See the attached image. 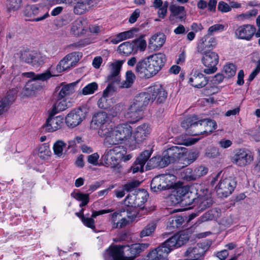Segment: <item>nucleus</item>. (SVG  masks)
I'll return each mask as SVG.
<instances>
[{"label":"nucleus","mask_w":260,"mask_h":260,"mask_svg":"<svg viewBox=\"0 0 260 260\" xmlns=\"http://www.w3.org/2000/svg\"><path fill=\"white\" fill-rule=\"evenodd\" d=\"M166 61L164 54H153L139 61L136 64V72L141 78H151L162 69Z\"/></svg>","instance_id":"obj_1"},{"label":"nucleus","mask_w":260,"mask_h":260,"mask_svg":"<svg viewBox=\"0 0 260 260\" xmlns=\"http://www.w3.org/2000/svg\"><path fill=\"white\" fill-rule=\"evenodd\" d=\"M142 245L139 243L114 245L106 249L104 254L105 260H134L142 251Z\"/></svg>","instance_id":"obj_2"},{"label":"nucleus","mask_w":260,"mask_h":260,"mask_svg":"<svg viewBox=\"0 0 260 260\" xmlns=\"http://www.w3.org/2000/svg\"><path fill=\"white\" fill-rule=\"evenodd\" d=\"M126 148L123 146H116L105 150L101 156V165L106 167H110L113 171L120 172L121 160L126 161L129 160L132 156L126 155Z\"/></svg>","instance_id":"obj_3"},{"label":"nucleus","mask_w":260,"mask_h":260,"mask_svg":"<svg viewBox=\"0 0 260 260\" xmlns=\"http://www.w3.org/2000/svg\"><path fill=\"white\" fill-rule=\"evenodd\" d=\"M123 62V60H116L108 64V74L106 78V81L109 83L104 91L103 97L98 101L99 106L101 108H106L103 104H102V103L106 101V98L114 92L115 85L120 83V72Z\"/></svg>","instance_id":"obj_4"},{"label":"nucleus","mask_w":260,"mask_h":260,"mask_svg":"<svg viewBox=\"0 0 260 260\" xmlns=\"http://www.w3.org/2000/svg\"><path fill=\"white\" fill-rule=\"evenodd\" d=\"M22 75L23 77L30 78L24 88V94L26 96H31L36 91L40 90L42 88L41 81L47 80L52 76H55L48 70L42 74H36L30 72L23 73Z\"/></svg>","instance_id":"obj_5"},{"label":"nucleus","mask_w":260,"mask_h":260,"mask_svg":"<svg viewBox=\"0 0 260 260\" xmlns=\"http://www.w3.org/2000/svg\"><path fill=\"white\" fill-rule=\"evenodd\" d=\"M132 134V127L127 123L120 124L112 126L107 136L105 137V142L110 145L122 143L129 139Z\"/></svg>","instance_id":"obj_6"},{"label":"nucleus","mask_w":260,"mask_h":260,"mask_svg":"<svg viewBox=\"0 0 260 260\" xmlns=\"http://www.w3.org/2000/svg\"><path fill=\"white\" fill-rule=\"evenodd\" d=\"M189 239L185 234H177L172 236L157 247L156 250L159 258L163 260L167 258L168 254L175 248H178L185 243Z\"/></svg>","instance_id":"obj_7"},{"label":"nucleus","mask_w":260,"mask_h":260,"mask_svg":"<svg viewBox=\"0 0 260 260\" xmlns=\"http://www.w3.org/2000/svg\"><path fill=\"white\" fill-rule=\"evenodd\" d=\"M189 239L185 234H177L172 236L157 247L156 250L159 258L163 260L167 258L168 254L175 248H178L185 243Z\"/></svg>","instance_id":"obj_8"},{"label":"nucleus","mask_w":260,"mask_h":260,"mask_svg":"<svg viewBox=\"0 0 260 260\" xmlns=\"http://www.w3.org/2000/svg\"><path fill=\"white\" fill-rule=\"evenodd\" d=\"M189 239L185 234H177L172 236L157 247L156 250L159 258L163 260L167 258L168 254L175 248H178L185 243Z\"/></svg>","instance_id":"obj_9"},{"label":"nucleus","mask_w":260,"mask_h":260,"mask_svg":"<svg viewBox=\"0 0 260 260\" xmlns=\"http://www.w3.org/2000/svg\"><path fill=\"white\" fill-rule=\"evenodd\" d=\"M110 118L108 114L104 112H99L95 114L92 119L91 125L94 128H98V134L101 137L105 138L107 136L110 131H111L112 125L110 124Z\"/></svg>","instance_id":"obj_10"},{"label":"nucleus","mask_w":260,"mask_h":260,"mask_svg":"<svg viewBox=\"0 0 260 260\" xmlns=\"http://www.w3.org/2000/svg\"><path fill=\"white\" fill-rule=\"evenodd\" d=\"M175 181V176L170 174H162L154 177L151 182L153 191H161L171 187Z\"/></svg>","instance_id":"obj_11"},{"label":"nucleus","mask_w":260,"mask_h":260,"mask_svg":"<svg viewBox=\"0 0 260 260\" xmlns=\"http://www.w3.org/2000/svg\"><path fill=\"white\" fill-rule=\"evenodd\" d=\"M148 197V194L145 189H135L127 196L124 204L128 207L140 206L146 201Z\"/></svg>","instance_id":"obj_12"},{"label":"nucleus","mask_w":260,"mask_h":260,"mask_svg":"<svg viewBox=\"0 0 260 260\" xmlns=\"http://www.w3.org/2000/svg\"><path fill=\"white\" fill-rule=\"evenodd\" d=\"M82 57L79 52H73L66 55L58 63L56 70L58 73L63 72L74 67Z\"/></svg>","instance_id":"obj_13"},{"label":"nucleus","mask_w":260,"mask_h":260,"mask_svg":"<svg viewBox=\"0 0 260 260\" xmlns=\"http://www.w3.org/2000/svg\"><path fill=\"white\" fill-rule=\"evenodd\" d=\"M236 182L231 177L222 178L216 187L218 195L221 197H227L234 191Z\"/></svg>","instance_id":"obj_14"},{"label":"nucleus","mask_w":260,"mask_h":260,"mask_svg":"<svg viewBox=\"0 0 260 260\" xmlns=\"http://www.w3.org/2000/svg\"><path fill=\"white\" fill-rule=\"evenodd\" d=\"M202 54L203 56L202 62L207 68L204 70V72L207 74L215 73L217 70L216 65L219 60L218 54L215 52L210 51Z\"/></svg>","instance_id":"obj_15"},{"label":"nucleus","mask_w":260,"mask_h":260,"mask_svg":"<svg viewBox=\"0 0 260 260\" xmlns=\"http://www.w3.org/2000/svg\"><path fill=\"white\" fill-rule=\"evenodd\" d=\"M191 201V203L189 202L188 204L187 207L174 209L172 211H186V210L191 209L195 206L196 203L199 204V207L200 209L198 211H202L210 207L213 203L212 199L210 197V194H206L205 196L199 194L198 199L193 198Z\"/></svg>","instance_id":"obj_16"},{"label":"nucleus","mask_w":260,"mask_h":260,"mask_svg":"<svg viewBox=\"0 0 260 260\" xmlns=\"http://www.w3.org/2000/svg\"><path fill=\"white\" fill-rule=\"evenodd\" d=\"M121 212H113L111 216V223H112L113 229H121L131 222L134 221L139 212H136L137 214H132L133 212H127L128 213L127 217V218L125 217H121Z\"/></svg>","instance_id":"obj_17"},{"label":"nucleus","mask_w":260,"mask_h":260,"mask_svg":"<svg viewBox=\"0 0 260 260\" xmlns=\"http://www.w3.org/2000/svg\"><path fill=\"white\" fill-rule=\"evenodd\" d=\"M231 160L234 164L242 167L250 164L253 160V156L249 151L240 149L236 150Z\"/></svg>","instance_id":"obj_18"},{"label":"nucleus","mask_w":260,"mask_h":260,"mask_svg":"<svg viewBox=\"0 0 260 260\" xmlns=\"http://www.w3.org/2000/svg\"><path fill=\"white\" fill-rule=\"evenodd\" d=\"M256 31V28L251 24H243L239 26L235 30L236 38L239 40L250 41Z\"/></svg>","instance_id":"obj_19"},{"label":"nucleus","mask_w":260,"mask_h":260,"mask_svg":"<svg viewBox=\"0 0 260 260\" xmlns=\"http://www.w3.org/2000/svg\"><path fill=\"white\" fill-rule=\"evenodd\" d=\"M191 194L189 186H183L177 188L175 193L170 196L169 199L174 204L181 202L182 205H185L187 207L189 202L186 201V198H189Z\"/></svg>","instance_id":"obj_20"},{"label":"nucleus","mask_w":260,"mask_h":260,"mask_svg":"<svg viewBox=\"0 0 260 260\" xmlns=\"http://www.w3.org/2000/svg\"><path fill=\"white\" fill-rule=\"evenodd\" d=\"M145 92L150 95L152 101L156 100L159 103L164 102L167 96V92L162 86L159 84H155L149 87L147 92Z\"/></svg>","instance_id":"obj_21"},{"label":"nucleus","mask_w":260,"mask_h":260,"mask_svg":"<svg viewBox=\"0 0 260 260\" xmlns=\"http://www.w3.org/2000/svg\"><path fill=\"white\" fill-rule=\"evenodd\" d=\"M84 114L80 108L74 109L66 117L65 121L69 127H75L84 118Z\"/></svg>","instance_id":"obj_22"},{"label":"nucleus","mask_w":260,"mask_h":260,"mask_svg":"<svg viewBox=\"0 0 260 260\" xmlns=\"http://www.w3.org/2000/svg\"><path fill=\"white\" fill-rule=\"evenodd\" d=\"M171 14L169 19L172 22L184 21L186 17V12L184 6L176 4H171L169 7Z\"/></svg>","instance_id":"obj_23"},{"label":"nucleus","mask_w":260,"mask_h":260,"mask_svg":"<svg viewBox=\"0 0 260 260\" xmlns=\"http://www.w3.org/2000/svg\"><path fill=\"white\" fill-rule=\"evenodd\" d=\"M216 45L215 38L209 35H206L200 40L197 45V51L200 53H204L212 49Z\"/></svg>","instance_id":"obj_24"},{"label":"nucleus","mask_w":260,"mask_h":260,"mask_svg":"<svg viewBox=\"0 0 260 260\" xmlns=\"http://www.w3.org/2000/svg\"><path fill=\"white\" fill-rule=\"evenodd\" d=\"M151 132V127L148 123H143L139 125L134 132V138L138 144L146 140Z\"/></svg>","instance_id":"obj_25"},{"label":"nucleus","mask_w":260,"mask_h":260,"mask_svg":"<svg viewBox=\"0 0 260 260\" xmlns=\"http://www.w3.org/2000/svg\"><path fill=\"white\" fill-rule=\"evenodd\" d=\"M151 155V151L150 150H145L142 152L135 160L131 170L133 173L138 172H143L144 171V166L146 161Z\"/></svg>","instance_id":"obj_26"},{"label":"nucleus","mask_w":260,"mask_h":260,"mask_svg":"<svg viewBox=\"0 0 260 260\" xmlns=\"http://www.w3.org/2000/svg\"><path fill=\"white\" fill-rule=\"evenodd\" d=\"M55 114H52V112L49 113V116L47 118L44 125V128L47 132H53L59 129L62 123L63 119L61 116H54Z\"/></svg>","instance_id":"obj_27"},{"label":"nucleus","mask_w":260,"mask_h":260,"mask_svg":"<svg viewBox=\"0 0 260 260\" xmlns=\"http://www.w3.org/2000/svg\"><path fill=\"white\" fill-rule=\"evenodd\" d=\"M150 101L151 97L148 93H140L135 97L131 106L142 112Z\"/></svg>","instance_id":"obj_28"},{"label":"nucleus","mask_w":260,"mask_h":260,"mask_svg":"<svg viewBox=\"0 0 260 260\" xmlns=\"http://www.w3.org/2000/svg\"><path fill=\"white\" fill-rule=\"evenodd\" d=\"M188 83L196 88H201L207 84L208 80L203 74L195 71L191 74Z\"/></svg>","instance_id":"obj_29"},{"label":"nucleus","mask_w":260,"mask_h":260,"mask_svg":"<svg viewBox=\"0 0 260 260\" xmlns=\"http://www.w3.org/2000/svg\"><path fill=\"white\" fill-rule=\"evenodd\" d=\"M107 213V212H92L91 217L89 216V214L84 215L83 214L84 212H76V215L81 219L82 222L85 226L91 229H95L93 218H95L99 215Z\"/></svg>","instance_id":"obj_30"},{"label":"nucleus","mask_w":260,"mask_h":260,"mask_svg":"<svg viewBox=\"0 0 260 260\" xmlns=\"http://www.w3.org/2000/svg\"><path fill=\"white\" fill-rule=\"evenodd\" d=\"M166 41V37L163 34L153 35L149 40L148 47L150 49L156 50L160 49Z\"/></svg>","instance_id":"obj_31"},{"label":"nucleus","mask_w":260,"mask_h":260,"mask_svg":"<svg viewBox=\"0 0 260 260\" xmlns=\"http://www.w3.org/2000/svg\"><path fill=\"white\" fill-rule=\"evenodd\" d=\"M14 101L15 95L12 91L8 92L6 96L0 100V116L8 111Z\"/></svg>","instance_id":"obj_32"},{"label":"nucleus","mask_w":260,"mask_h":260,"mask_svg":"<svg viewBox=\"0 0 260 260\" xmlns=\"http://www.w3.org/2000/svg\"><path fill=\"white\" fill-rule=\"evenodd\" d=\"M185 148L181 146H173L168 148L166 151L169 155L171 160L174 162L181 158L184 153Z\"/></svg>","instance_id":"obj_33"},{"label":"nucleus","mask_w":260,"mask_h":260,"mask_svg":"<svg viewBox=\"0 0 260 260\" xmlns=\"http://www.w3.org/2000/svg\"><path fill=\"white\" fill-rule=\"evenodd\" d=\"M142 112L138 110L134 107L130 106L126 113L124 114V117L131 123H134L141 119Z\"/></svg>","instance_id":"obj_34"},{"label":"nucleus","mask_w":260,"mask_h":260,"mask_svg":"<svg viewBox=\"0 0 260 260\" xmlns=\"http://www.w3.org/2000/svg\"><path fill=\"white\" fill-rule=\"evenodd\" d=\"M86 21L82 18L75 20L72 24L71 32L76 36H79L84 33L86 28L85 24Z\"/></svg>","instance_id":"obj_35"},{"label":"nucleus","mask_w":260,"mask_h":260,"mask_svg":"<svg viewBox=\"0 0 260 260\" xmlns=\"http://www.w3.org/2000/svg\"><path fill=\"white\" fill-rule=\"evenodd\" d=\"M199 128H203L204 134H210L216 128V122L210 119H204L200 120V125H198Z\"/></svg>","instance_id":"obj_36"},{"label":"nucleus","mask_w":260,"mask_h":260,"mask_svg":"<svg viewBox=\"0 0 260 260\" xmlns=\"http://www.w3.org/2000/svg\"><path fill=\"white\" fill-rule=\"evenodd\" d=\"M46 59L45 55L37 51H32L30 64L35 67L42 66Z\"/></svg>","instance_id":"obj_37"},{"label":"nucleus","mask_w":260,"mask_h":260,"mask_svg":"<svg viewBox=\"0 0 260 260\" xmlns=\"http://www.w3.org/2000/svg\"><path fill=\"white\" fill-rule=\"evenodd\" d=\"M76 83L73 82L62 86L58 94V100H61L66 96L73 94L75 91Z\"/></svg>","instance_id":"obj_38"},{"label":"nucleus","mask_w":260,"mask_h":260,"mask_svg":"<svg viewBox=\"0 0 260 260\" xmlns=\"http://www.w3.org/2000/svg\"><path fill=\"white\" fill-rule=\"evenodd\" d=\"M257 10L253 9L245 13L236 15L235 17V20L239 22H246L251 20L257 14Z\"/></svg>","instance_id":"obj_39"},{"label":"nucleus","mask_w":260,"mask_h":260,"mask_svg":"<svg viewBox=\"0 0 260 260\" xmlns=\"http://www.w3.org/2000/svg\"><path fill=\"white\" fill-rule=\"evenodd\" d=\"M49 10L47 7H38L35 18L29 19V20L33 22L43 21L49 16Z\"/></svg>","instance_id":"obj_40"},{"label":"nucleus","mask_w":260,"mask_h":260,"mask_svg":"<svg viewBox=\"0 0 260 260\" xmlns=\"http://www.w3.org/2000/svg\"><path fill=\"white\" fill-rule=\"evenodd\" d=\"M136 79V76L132 71H127L125 74V80L118 84L121 88H127L132 86Z\"/></svg>","instance_id":"obj_41"},{"label":"nucleus","mask_w":260,"mask_h":260,"mask_svg":"<svg viewBox=\"0 0 260 260\" xmlns=\"http://www.w3.org/2000/svg\"><path fill=\"white\" fill-rule=\"evenodd\" d=\"M185 221L184 217L177 216L169 218L167 226L170 229H175L180 228Z\"/></svg>","instance_id":"obj_42"},{"label":"nucleus","mask_w":260,"mask_h":260,"mask_svg":"<svg viewBox=\"0 0 260 260\" xmlns=\"http://www.w3.org/2000/svg\"><path fill=\"white\" fill-rule=\"evenodd\" d=\"M71 196L76 200L81 202L80 207L86 206L89 201V193H83L78 191L72 193Z\"/></svg>","instance_id":"obj_43"},{"label":"nucleus","mask_w":260,"mask_h":260,"mask_svg":"<svg viewBox=\"0 0 260 260\" xmlns=\"http://www.w3.org/2000/svg\"><path fill=\"white\" fill-rule=\"evenodd\" d=\"M70 106V104H68L66 100H59L54 105L51 110L52 114H56L60 111H64L68 108Z\"/></svg>","instance_id":"obj_44"},{"label":"nucleus","mask_w":260,"mask_h":260,"mask_svg":"<svg viewBox=\"0 0 260 260\" xmlns=\"http://www.w3.org/2000/svg\"><path fill=\"white\" fill-rule=\"evenodd\" d=\"M221 212H215L214 214L211 213V212H205L202 215L200 219L198 220L199 224L206 221L211 220L217 221V219L221 216Z\"/></svg>","instance_id":"obj_45"},{"label":"nucleus","mask_w":260,"mask_h":260,"mask_svg":"<svg viewBox=\"0 0 260 260\" xmlns=\"http://www.w3.org/2000/svg\"><path fill=\"white\" fill-rule=\"evenodd\" d=\"M21 0H7L6 6L9 12H14L19 10L21 6Z\"/></svg>","instance_id":"obj_46"},{"label":"nucleus","mask_w":260,"mask_h":260,"mask_svg":"<svg viewBox=\"0 0 260 260\" xmlns=\"http://www.w3.org/2000/svg\"><path fill=\"white\" fill-rule=\"evenodd\" d=\"M156 223L152 221L148 223L140 233V236L141 238L150 236L155 230Z\"/></svg>","instance_id":"obj_47"},{"label":"nucleus","mask_w":260,"mask_h":260,"mask_svg":"<svg viewBox=\"0 0 260 260\" xmlns=\"http://www.w3.org/2000/svg\"><path fill=\"white\" fill-rule=\"evenodd\" d=\"M118 50L120 54L128 55L133 51V45L129 42H125L118 46Z\"/></svg>","instance_id":"obj_48"},{"label":"nucleus","mask_w":260,"mask_h":260,"mask_svg":"<svg viewBox=\"0 0 260 260\" xmlns=\"http://www.w3.org/2000/svg\"><path fill=\"white\" fill-rule=\"evenodd\" d=\"M66 143L62 140L56 141L53 145V149L54 153L58 157H60L63 154V149L66 147Z\"/></svg>","instance_id":"obj_49"},{"label":"nucleus","mask_w":260,"mask_h":260,"mask_svg":"<svg viewBox=\"0 0 260 260\" xmlns=\"http://www.w3.org/2000/svg\"><path fill=\"white\" fill-rule=\"evenodd\" d=\"M33 50L29 49H22L18 53L20 59L24 62L30 64L31 59V54Z\"/></svg>","instance_id":"obj_50"},{"label":"nucleus","mask_w":260,"mask_h":260,"mask_svg":"<svg viewBox=\"0 0 260 260\" xmlns=\"http://www.w3.org/2000/svg\"><path fill=\"white\" fill-rule=\"evenodd\" d=\"M133 36V31L128 30L118 34L116 37L113 39L111 42L113 44H117L120 42L129 38H132Z\"/></svg>","instance_id":"obj_51"},{"label":"nucleus","mask_w":260,"mask_h":260,"mask_svg":"<svg viewBox=\"0 0 260 260\" xmlns=\"http://www.w3.org/2000/svg\"><path fill=\"white\" fill-rule=\"evenodd\" d=\"M38 7L36 5H27L24 10V15L29 19H33L36 16Z\"/></svg>","instance_id":"obj_52"},{"label":"nucleus","mask_w":260,"mask_h":260,"mask_svg":"<svg viewBox=\"0 0 260 260\" xmlns=\"http://www.w3.org/2000/svg\"><path fill=\"white\" fill-rule=\"evenodd\" d=\"M51 151L48 144L44 143L40 146L38 148V156L42 159L46 158V157L50 155Z\"/></svg>","instance_id":"obj_53"},{"label":"nucleus","mask_w":260,"mask_h":260,"mask_svg":"<svg viewBox=\"0 0 260 260\" xmlns=\"http://www.w3.org/2000/svg\"><path fill=\"white\" fill-rule=\"evenodd\" d=\"M98 89V85L96 82H92L86 85L82 90L83 95L93 94Z\"/></svg>","instance_id":"obj_54"},{"label":"nucleus","mask_w":260,"mask_h":260,"mask_svg":"<svg viewBox=\"0 0 260 260\" xmlns=\"http://www.w3.org/2000/svg\"><path fill=\"white\" fill-rule=\"evenodd\" d=\"M219 224L224 227H229L234 222V218L231 215H226L222 217L221 219H217V221Z\"/></svg>","instance_id":"obj_55"},{"label":"nucleus","mask_w":260,"mask_h":260,"mask_svg":"<svg viewBox=\"0 0 260 260\" xmlns=\"http://www.w3.org/2000/svg\"><path fill=\"white\" fill-rule=\"evenodd\" d=\"M223 72L226 77L230 78L233 77L236 74V67L233 63L226 64L224 67Z\"/></svg>","instance_id":"obj_56"},{"label":"nucleus","mask_w":260,"mask_h":260,"mask_svg":"<svg viewBox=\"0 0 260 260\" xmlns=\"http://www.w3.org/2000/svg\"><path fill=\"white\" fill-rule=\"evenodd\" d=\"M199 125H200V120L198 121L196 120L194 123L192 124L191 128L190 129V133L191 135L198 136L204 134L203 128H199Z\"/></svg>","instance_id":"obj_57"},{"label":"nucleus","mask_w":260,"mask_h":260,"mask_svg":"<svg viewBox=\"0 0 260 260\" xmlns=\"http://www.w3.org/2000/svg\"><path fill=\"white\" fill-rule=\"evenodd\" d=\"M182 178L186 181L195 180L194 170L191 168H187L185 169L181 173Z\"/></svg>","instance_id":"obj_58"},{"label":"nucleus","mask_w":260,"mask_h":260,"mask_svg":"<svg viewBox=\"0 0 260 260\" xmlns=\"http://www.w3.org/2000/svg\"><path fill=\"white\" fill-rule=\"evenodd\" d=\"M159 162V156L152 157L147 162L146 166V170H151L157 167L160 168Z\"/></svg>","instance_id":"obj_59"},{"label":"nucleus","mask_w":260,"mask_h":260,"mask_svg":"<svg viewBox=\"0 0 260 260\" xmlns=\"http://www.w3.org/2000/svg\"><path fill=\"white\" fill-rule=\"evenodd\" d=\"M208 169L207 168L204 166H200L196 168L194 170V175L195 180L200 177L203 176L207 174L208 173Z\"/></svg>","instance_id":"obj_60"},{"label":"nucleus","mask_w":260,"mask_h":260,"mask_svg":"<svg viewBox=\"0 0 260 260\" xmlns=\"http://www.w3.org/2000/svg\"><path fill=\"white\" fill-rule=\"evenodd\" d=\"M223 29L224 26L222 24H216L209 27L207 35L211 36L216 32L223 31Z\"/></svg>","instance_id":"obj_61"},{"label":"nucleus","mask_w":260,"mask_h":260,"mask_svg":"<svg viewBox=\"0 0 260 260\" xmlns=\"http://www.w3.org/2000/svg\"><path fill=\"white\" fill-rule=\"evenodd\" d=\"M99 158V154L98 153L95 152L87 156V161L88 163L92 164L93 166H103L101 165V160L100 164L98 162Z\"/></svg>","instance_id":"obj_62"},{"label":"nucleus","mask_w":260,"mask_h":260,"mask_svg":"<svg viewBox=\"0 0 260 260\" xmlns=\"http://www.w3.org/2000/svg\"><path fill=\"white\" fill-rule=\"evenodd\" d=\"M197 120V116H193L190 117H188L184 119L181 123L182 126L185 129H189L191 128L192 124L194 123L196 120Z\"/></svg>","instance_id":"obj_63"},{"label":"nucleus","mask_w":260,"mask_h":260,"mask_svg":"<svg viewBox=\"0 0 260 260\" xmlns=\"http://www.w3.org/2000/svg\"><path fill=\"white\" fill-rule=\"evenodd\" d=\"M159 163L160 164V168H164L168 166L169 164L173 162L166 151L164 152L162 157L159 156Z\"/></svg>","instance_id":"obj_64"}]
</instances>
